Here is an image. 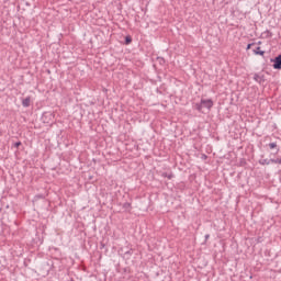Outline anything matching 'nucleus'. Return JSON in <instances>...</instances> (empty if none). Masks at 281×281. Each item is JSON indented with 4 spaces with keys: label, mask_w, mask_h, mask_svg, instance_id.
Here are the masks:
<instances>
[{
    "label": "nucleus",
    "mask_w": 281,
    "mask_h": 281,
    "mask_svg": "<svg viewBox=\"0 0 281 281\" xmlns=\"http://www.w3.org/2000/svg\"><path fill=\"white\" fill-rule=\"evenodd\" d=\"M212 106H214V101H212V99H201L199 103H195L193 105V109H195V111H199V113H203V109H207V111H211Z\"/></svg>",
    "instance_id": "1"
},
{
    "label": "nucleus",
    "mask_w": 281,
    "mask_h": 281,
    "mask_svg": "<svg viewBox=\"0 0 281 281\" xmlns=\"http://www.w3.org/2000/svg\"><path fill=\"white\" fill-rule=\"evenodd\" d=\"M119 251L123 255V258H125L126 260H131V256H133V248H121Z\"/></svg>",
    "instance_id": "2"
},
{
    "label": "nucleus",
    "mask_w": 281,
    "mask_h": 281,
    "mask_svg": "<svg viewBox=\"0 0 281 281\" xmlns=\"http://www.w3.org/2000/svg\"><path fill=\"white\" fill-rule=\"evenodd\" d=\"M270 60L271 63H273L272 65L273 69H281V54Z\"/></svg>",
    "instance_id": "3"
},
{
    "label": "nucleus",
    "mask_w": 281,
    "mask_h": 281,
    "mask_svg": "<svg viewBox=\"0 0 281 281\" xmlns=\"http://www.w3.org/2000/svg\"><path fill=\"white\" fill-rule=\"evenodd\" d=\"M254 80L255 82H258L259 85H262V82H265V76H260L258 74L254 75Z\"/></svg>",
    "instance_id": "4"
},
{
    "label": "nucleus",
    "mask_w": 281,
    "mask_h": 281,
    "mask_svg": "<svg viewBox=\"0 0 281 281\" xmlns=\"http://www.w3.org/2000/svg\"><path fill=\"white\" fill-rule=\"evenodd\" d=\"M31 102H32V97H26L25 99L22 100V106H24V109H27Z\"/></svg>",
    "instance_id": "5"
},
{
    "label": "nucleus",
    "mask_w": 281,
    "mask_h": 281,
    "mask_svg": "<svg viewBox=\"0 0 281 281\" xmlns=\"http://www.w3.org/2000/svg\"><path fill=\"white\" fill-rule=\"evenodd\" d=\"M261 36H262L263 38H271V37L273 36V33H271V31L267 30V31H265V32L261 34Z\"/></svg>",
    "instance_id": "6"
},
{
    "label": "nucleus",
    "mask_w": 281,
    "mask_h": 281,
    "mask_svg": "<svg viewBox=\"0 0 281 281\" xmlns=\"http://www.w3.org/2000/svg\"><path fill=\"white\" fill-rule=\"evenodd\" d=\"M254 54L256 56H265V50H260V46H258L256 49H254Z\"/></svg>",
    "instance_id": "7"
},
{
    "label": "nucleus",
    "mask_w": 281,
    "mask_h": 281,
    "mask_svg": "<svg viewBox=\"0 0 281 281\" xmlns=\"http://www.w3.org/2000/svg\"><path fill=\"white\" fill-rule=\"evenodd\" d=\"M259 164L260 166H269V164H271V159H267V158L260 159Z\"/></svg>",
    "instance_id": "8"
},
{
    "label": "nucleus",
    "mask_w": 281,
    "mask_h": 281,
    "mask_svg": "<svg viewBox=\"0 0 281 281\" xmlns=\"http://www.w3.org/2000/svg\"><path fill=\"white\" fill-rule=\"evenodd\" d=\"M133 43V37L131 35L125 36V45H131Z\"/></svg>",
    "instance_id": "9"
},
{
    "label": "nucleus",
    "mask_w": 281,
    "mask_h": 281,
    "mask_svg": "<svg viewBox=\"0 0 281 281\" xmlns=\"http://www.w3.org/2000/svg\"><path fill=\"white\" fill-rule=\"evenodd\" d=\"M123 210H125V212H128V211L131 210V203L125 202V203L123 204Z\"/></svg>",
    "instance_id": "10"
},
{
    "label": "nucleus",
    "mask_w": 281,
    "mask_h": 281,
    "mask_svg": "<svg viewBox=\"0 0 281 281\" xmlns=\"http://www.w3.org/2000/svg\"><path fill=\"white\" fill-rule=\"evenodd\" d=\"M159 65H166V59L164 57H157Z\"/></svg>",
    "instance_id": "11"
},
{
    "label": "nucleus",
    "mask_w": 281,
    "mask_h": 281,
    "mask_svg": "<svg viewBox=\"0 0 281 281\" xmlns=\"http://www.w3.org/2000/svg\"><path fill=\"white\" fill-rule=\"evenodd\" d=\"M269 148L270 150H273V148H278V143H270Z\"/></svg>",
    "instance_id": "12"
},
{
    "label": "nucleus",
    "mask_w": 281,
    "mask_h": 281,
    "mask_svg": "<svg viewBox=\"0 0 281 281\" xmlns=\"http://www.w3.org/2000/svg\"><path fill=\"white\" fill-rule=\"evenodd\" d=\"M254 45H256V43H250V44H248L247 47H246V49H247V50L251 49V47H254Z\"/></svg>",
    "instance_id": "13"
},
{
    "label": "nucleus",
    "mask_w": 281,
    "mask_h": 281,
    "mask_svg": "<svg viewBox=\"0 0 281 281\" xmlns=\"http://www.w3.org/2000/svg\"><path fill=\"white\" fill-rule=\"evenodd\" d=\"M162 177H168L169 179H172L173 175H172V173H170V175H168V173H162Z\"/></svg>",
    "instance_id": "14"
},
{
    "label": "nucleus",
    "mask_w": 281,
    "mask_h": 281,
    "mask_svg": "<svg viewBox=\"0 0 281 281\" xmlns=\"http://www.w3.org/2000/svg\"><path fill=\"white\" fill-rule=\"evenodd\" d=\"M21 142H16V143H14V148H19V146H21Z\"/></svg>",
    "instance_id": "15"
},
{
    "label": "nucleus",
    "mask_w": 281,
    "mask_h": 281,
    "mask_svg": "<svg viewBox=\"0 0 281 281\" xmlns=\"http://www.w3.org/2000/svg\"><path fill=\"white\" fill-rule=\"evenodd\" d=\"M202 159H207V156H206V155H203V156H202Z\"/></svg>",
    "instance_id": "16"
},
{
    "label": "nucleus",
    "mask_w": 281,
    "mask_h": 281,
    "mask_svg": "<svg viewBox=\"0 0 281 281\" xmlns=\"http://www.w3.org/2000/svg\"><path fill=\"white\" fill-rule=\"evenodd\" d=\"M207 238H210V235H205V240H207Z\"/></svg>",
    "instance_id": "17"
},
{
    "label": "nucleus",
    "mask_w": 281,
    "mask_h": 281,
    "mask_svg": "<svg viewBox=\"0 0 281 281\" xmlns=\"http://www.w3.org/2000/svg\"><path fill=\"white\" fill-rule=\"evenodd\" d=\"M262 44V42H258V45H261Z\"/></svg>",
    "instance_id": "18"
},
{
    "label": "nucleus",
    "mask_w": 281,
    "mask_h": 281,
    "mask_svg": "<svg viewBox=\"0 0 281 281\" xmlns=\"http://www.w3.org/2000/svg\"><path fill=\"white\" fill-rule=\"evenodd\" d=\"M70 281H75L74 279H71Z\"/></svg>",
    "instance_id": "19"
}]
</instances>
